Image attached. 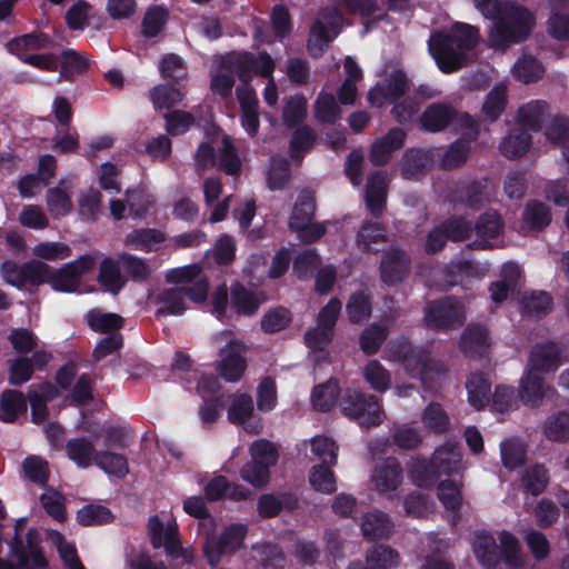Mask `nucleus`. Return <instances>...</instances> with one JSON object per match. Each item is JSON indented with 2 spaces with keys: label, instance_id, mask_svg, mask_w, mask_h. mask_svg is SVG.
Instances as JSON below:
<instances>
[{
  "label": "nucleus",
  "instance_id": "30",
  "mask_svg": "<svg viewBox=\"0 0 569 569\" xmlns=\"http://www.w3.org/2000/svg\"><path fill=\"white\" fill-rule=\"evenodd\" d=\"M403 366L412 378H423L429 370L430 356L425 349L415 348L409 342L400 346Z\"/></svg>",
  "mask_w": 569,
  "mask_h": 569
},
{
  "label": "nucleus",
  "instance_id": "40",
  "mask_svg": "<svg viewBox=\"0 0 569 569\" xmlns=\"http://www.w3.org/2000/svg\"><path fill=\"white\" fill-rule=\"evenodd\" d=\"M392 523L387 513L381 511L368 512L362 516L361 531L370 540L388 538Z\"/></svg>",
  "mask_w": 569,
  "mask_h": 569
},
{
  "label": "nucleus",
  "instance_id": "7",
  "mask_svg": "<svg viewBox=\"0 0 569 569\" xmlns=\"http://www.w3.org/2000/svg\"><path fill=\"white\" fill-rule=\"evenodd\" d=\"M423 312L426 327L436 331L456 330L465 322L462 305L449 296L428 302Z\"/></svg>",
  "mask_w": 569,
  "mask_h": 569
},
{
  "label": "nucleus",
  "instance_id": "45",
  "mask_svg": "<svg viewBox=\"0 0 569 569\" xmlns=\"http://www.w3.org/2000/svg\"><path fill=\"white\" fill-rule=\"evenodd\" d=\"M523 222L529 229L541 231L551 222V212L547 204L538 200L527 202L523 213Z\"/></svg>",
  "mask_w": 569,
  "mask_h": 569
},
{
  "label": "nucleus",
  "instance_id": "42",
  "mask_svg": "<svg viewBox=\"0 0 569 569\" xmlns=\"http://www.w3.org/2000/svg\"><path fill=\"white\" fill-rule=\"evenodd\" d=\"M98 282L106 291L118 295L126 284L121 276L120 261L104 258L100 263Z\"/></svg>",
  "mask_w": 569,
  "mask_h": 569
},
{
  "label": "nucleus",
  "instance_id": "12",
  "mask_svg": "<svg viewBox=\"0 0 569 569\" xmlns=\"http://www.w3.org/2000/svg\"><path fill=\"white\" fill-rule=\"evenodd\" d=\"M410 268V256L400 248L391 247L381 256L380 279L387 286H396L408 277Z\"/></svg>",
  "mask_w": 569,
  "mask_h": 569
},
{
  "label": "nucleus",
  "instance_id": "13",
  "mask_svg": "<svg viewBox=\"0 0 569 569\" xmlns=\"http://www.w3.org/2000/svg\"><path fill=\"white\" fill-rule=\"evenodd\" d=\"M408 89L407 76L401 70H395L368 91V101L373 107H382L395 102Z\"/></svg>",
  "mask_w": 569,
  "mask_h": 569
},
{
  "label": "nucleus",
  "instance_id": "11",
  "mask_svg": "<svg viewBox=\"0 0 569 569\" xmlns=\"http://www.w3.org/2000/svg\"><path fill=\"white\" fill-rule=\"evenodd\" d=\"M93 267L94 258L90 254H83L73 261L64 263L58 270H53L49 266L46 283H50L56 291L73 292L79 286L80 278Z\"/></svg>",
  "mask_w": 569,
  "mask_h": 569
},
{
  "label": "nucleus",
  "instance_id": "32",
  "mask_svg": "<svg viewBox=\"0 0 569 569\" xmlns=\"http://www.w3.org/2000/svg\"><path fill=\"white\" fill-rule=\"evenodd\" d=\"M166 241V233L154 228L134 229L127 233L124 244L134 250L150 252Z\"/></svg>",
  "mask_w": 569,
  "mask_h": 569
},
{
  "label": "nucleus",
  "instance_id": "33",
  "mask_svg": "<svg viewBox=\"0 0 569 569\" xmlns=\"http://www.w3.org/2000/svg\"><path fill=\"white\" fill-rule=\"evenodd\" d=\"M67 457L80 469L96 462L97 450L92 441L84 437L71 438L66 443Z\"/></svg>",
  "mask_w": 569,
  "mask_h": 569
},
{
  "label": "nucleus",
  "instance_id": "51",
  "mask_svg": "<svg viewBox=\"0 0 569 569\" xmlns=\"http://www.w3.org/2000/svg\"><path fill=\"white\" fill-rule=\"evenodd\" d=\"M449 241L462 242L468 240L473 232V223L463 216L453 214L441 222Z\"/></svg>",
  "mask_w": 569,
  "mask_h": 569
},
{
  "label": "nucleus",
  "instance_id": "37",
  "mask_svg": "<svg viewBox=\"0 0 569 569\" xmlns=\"http://www.w3.org/2000/svg\"><path fill=\"white\" fill-rule=\"evenodd\" d=\"M408 475L411 481L420 488H431L440 479L432 459L416 458L408 467Z\"/></svg>",
  "mask_w": 569,
  "mask_h": 569
},
{
  "label": "nucleus",
  "instance_id": "10",
  "mask_svg": "<svg viewBox=\"0 0 569 569\" xmlns=\"http://www.w3.org/2000/svg\"><path fill=\"white\" fill-rule=\"evenodd\" d=\"M341 16L336 8H326L313 23L308 39L311 56L319 57L341 30Z\"/></svg>",
  "mask_w": 569,
  "mask_h": 569
},
{
  "label": "nucleus",
  "instance_id": "22",
  "mask_svg": "<svg viewBox=\"0 0 569 569\" xmlns=\"http://www.w3.org/2000/svg\"><path fill=\"white\" fill-rule=\"evenodd\" d=\"M502 217L497 211H486L481 213L476 223H473V231L477 239L472 242L476 249H487L490 246L488 240L497 238L503 229Z\"/></svg>",
  "mask_w": 569,
  "mask_h": 569
},
{
  "label": "nucleus",
  "instance_id": "9",
  "mask_svg": "<svg viewBox=\"0 0 569 569\" xmlns=\"http://www.w3.org/2000/svg\"><path fill=\"white\" fill-rule=\"evenodd\" d=\"M0 271L3 280L19 289H26L30 287H39L46 283V276L49 272V264L40 260H29L23 263H19L14 260H6Z\"/></svg>",
  "mask_w": 569,
  "mask_h": 569
},
{
  "label": "nucleus",
  "instance_id": "4",
  "mask_svg": "<svg viewBox=\"0 0 569 569\" xmlns=\"http://www.w3.org/2000/svg\"><path fill=\"white\" fill-rule=\"evenodd\" d=\"M339 407L346 417L358 420L367 429L379 426L385 418L378 397L356 389L346 390Z\"/></svg>",
  "mask_w": 569,
  "mask_h": 569
},
{
  "label": "nucleus",
  "instance_id": "19",
  "mask_svg": "<svg viewBox=\"0 0 569 569\" xmlns=\"http://www.w3.org/2000/svg\"><path fill=\"white\" fill-rule=\"evenodd\" d=\"M403 470L397 458L388 457L377 463L372 473V482L380 493L392 492L402 483Z\"/></svg>",
  "mask_w": 569,
  "mask_h": 569
},
{
  "label": "nucleus",
  "instance_id": "6",
  "mask_svg": "<svg viewBox=\"0 0 569 569\" xmlns=\"http://www.w3.org/2000/svg\"><path fill=\"white\" fill-rule=\"evenodd\" d=\"M41 543L42 538L38 529H28L24 547L17 540L14 543H9V553L16 563L0 557V569H47L49 561Z\"/></svg>",
  "mask_w": 569,
  "mask_h": 569
},
{
  "label": "nucleus",
  "instance_id": "27",
  "mask_svg": "<svg viewBox=\"0 0 569 569\" xmlns=\"http://www.w3.org/2000/svg\"><path fill=\"white\" fill-rule=\"evenodd\" d=\"M84 320L89 329L97 333L111 335V332H121L124 327V318L114 312H104L101 309H90Z\"/></svg>",
  "mask_w": 569,
  "mask_h": 569
},
{
  "label": "nucleus",
  "instance_id": "48",
  "mask_svg": "<svg viewBox=\"0 0 569 569\" xmlns=\"http://www.w3.org/2000/svg\"><path fill=\"white\" fill-rule=\"evenodd\" d=\"M387 241V230L382 223L366 220L356 236V243L363 252L370 251L371 244Z\"/></svg>",
  "mask_w": 569,
  "mask_h": 569
},
{
  "label": "nucleus",
  "instance_id": "41",
  "mask_svg": "<svg viewBox=\"0 0 569 569\" xmlns=\"http://www.w3.org/2000/svg\"><path fill=\"white\" fill-rule=\"evenodd\" d=\"M247 369V360L241 351L231 346L229 352L221 359L218 372L227 382L239 381Z\"/></svg>",
  "mask_w": 569,
  "mask_h": 569
},
{
  "label": "nucleus",
  "instance_id": "63",
  "mask_svg": "<svg viewBox=\"0 0 569 569\" xmlns=\"http://www.w3.org/2000/svg\"><path fill=\"white\" fill-rule=\"evenodd\" d=\"M32 359L20 356L10 361L8 382L10 386H22L33 376Z\"/></svg>",
  "mask_w": 569,
  "mask_h": 569
},
{
  "label": "nucleus",
  "instance_id": "61",
  "mask_svg": "<svg viewBox=\"0 0 569 569\" xmlns=\"http://www.w3.org/2000/svg\"><path fill=\"white\" fill-rule=\"evenodd\" d=\"M22 470L31 482L41 487L49 480L48 462L38 456H28L22 462Z\"/></svg>",
  "mask_w": 569,
  "mask_h": 569
},
{
  "label": "nucleus",
  "instance_id": "56",
  "mask_svg": "<svg viewBox=\"0 0 569 569\" xmlns=\"http://www.w3.org/2000/svg\"><path fill=\"white\" fill-rule=\"evenodd\" d=\"M511 72L517 80L530 83L539 80L543 76L545 69L531 56H523L516 61Z\"/></svg>",
  "mask_w": 569,
  "mask_h": 569
},
{
  "label": "nucleus",
  "instance_id": "16",
  "mask_svg": "<svg viewBox=\"0 0 569 569\" xmlns=\"http://www.w3.org/2000/svg\"><path fill=\"white\" fill-rule=\"evenodd\" d=\"M59 397L58 388L50 381L32 385L28 391L31 406V420L33 423H42L49 416L48 403Z\"/></svg>",
  "mask_w": 569,
  "mask_h": 569
},
{
  "label": "nucleus",
  "instance_id": "17",
  "mask_svg": "<svg viewBox=\"0 0 569 569\" xmlns=\"http://www.w3.org/2000/svg\"><path fill=\"white\" fill-rule=\"evenodd\" d=\"M264 300L263 292L248 289L239 281L230 287V307L238 316L253 317Z\"/></svg>",
  "mask_w": 569,
  "mask_h": 569
},
{
  "label": "nucleus",
  "instance_id": "62",
  "mask_svg": "<svg viewBox=\"0 0 569 569\" xmlns=\"http://www.w3.org/2000/svg\"><path fill=\"white\" fill-rule=\"evenodd\" d=\"M363 377L370 387L378 392H385L390 387V375L378 360H370L366 365Z\"/></svg>",
  "mask_w": 569,
  "mask_h": 569
},
{
  "label": "nucleus",
  "instance_id": "21",
  "mask_svg": "<svg viewBox=\"0 0 569 569\" xmlns=\"http://www.w3.org/2000/svg\"><path fill=\"white\" fill-rule=\"evenodd\" d=\"M433 167V154L421 148L408 149L401 160V177L406 180L417 179L428 173Z\"/></svg>",
  "mask_w": 569,
  "mask_h": 569
},
{
  "label": "nucleus",
  "instance_id": "28",
  "mask_svg": "<svg viewBox=\"0 0 569 569\" xmlns=\"http://www.w3.org/2000/svg\"><path fill=\"white\" fill-rule=\"evenodd\" d=\"M547 32L557 40H569V3L562 0L550 2Z\"/></svg>",
  "mask_w": 569,
  "mask_h": 569
},
{
  "label": "nucleus",
  "instance_id": "54",
  "mask_svg": "<svg viewBox=\"0 0 569 569\" xmlns=\"http://www.w3.org/2000/svg\"><path fill=\"white\" fill-rule=\"evenodd\" d=\"M113 515L101 505H86L77 512V521L84 527L101 526L112 522Z\"/></svg>",
  "mask_w": 569,
  "mask_h": 569
},
{
  "label": "nucleus",
  "instance_id": "44",
  "mask_svg": "<svg viewBox=\"0 0 569 569\" xmlns=\"http://www.w3.org/2000/svg\"><path fill=\"white\" fill-rule=\"evenodd\" d=\"M371 297L365 290L353 292L346 306L348 319L352 323H362L371 316Z\"/></svg>",
  "mask_w": 569,
  "mask_h": 569
},
{
  "label": "nucleus",
  "instance_id": "60",
  "mask_svg": "<svg viewBox=\"0 0 569 569\" xmlns=\"http://www.w3.org/2000/svg\"><path fill=\"white\" fill-rule=\"evenodd\" d=\"M438 498L447 510L458 512L462 506V493L460 487L450 479L440 481L438 485Z\"/></svg>",
  "mask_w": 569,
  "mask_h": 569
},
{
  "label": "nucleus",
  "instance_id": "52",
  "mask_svg": "<svg viewBox=\"0 0 569 569\" xmlns=\"http://www.w3.org/2000/svg\"><path fill=\"white\" fill-rule=\"evenodd\" d=\"M388 337V328L380 323L368 326L359 337V346L367 356L376 355Z\"/></svg>",
  "mask_w": 569,
  "mask_h": 569
},
{
  "label": "nucleus",
  "instance_id": "24",
  "mask_svg": "<svg viewBox=\"0 0 569 569\" xmlns=\"http://www.w3.org/2000/svg\"><path fill=\"white\" fill-rule=\"evenodd\" d=\"M530 368L542 375V372H555L560 366V349L555 342L537 343L529 358Z\"/></svg>",
  "mask_w": 569,
  "mask_h": 569
},
{
  "label": "nucleus",
  "instance_id": "23",
  "mask_svg": "<svg viewBox=\"0 0 569 569\" xmlns=\"http://www.w3.org/2000/svg\"><path fill=\"white\" fill-rule=\"evenodd\" d=\"M549 391L555 390L546 386L542 375L528 369L520 381L518 396L526 406L538 407Z\"/></svg>",
  "mask_w": 569,
  "mask_h": 569
},
{
  "label": "nucleus",
  "instance_id": "5",
  "mask_svg": "<svg viewBox=\"0 0 569 569\" xmlns=\"http://www.w3.org/2000/svg\"><path fill=\"white\" fill-rule=\"evenodd\" d=\"M251 460L240 470L241 478L254 488H263L270 480V468L278 461L274 445L266 439L254 441L250 447Z\"/></svg>",
  "mask_w": 569,
  "mask_h": 569
},
{
  "label": "nucleus",
  "instance_id": "35",
  "mask_svg": "<svg viewBox=\"0 0 569 569\" xmlns=\"http://www.w3.org/2000/svg\"><path fill=\"white\" fill-rule=\"evenodd\" d=\"M455 109L447 103L430 104L421 114L420 123L422 129L430 132L443 130L452 120Z\"/></svg>",
  "mask_w": 569,
  "mask_h": 569
},
{
  "label": "nucleus",
  "instance_id": "43",
  "mask_svg": "<svg viewBox=\"0 0 569 569\" xmlns=\"http://www.w3.org/2000/svg\"><path fill=\"white\" fill-rule=\"evenodd\" d=\"M157 302L162 305L156 311V317L181 316L187 307L183 298V289L168 288L157 297Z\"/></svg>",
  "mask_w": 569,
  "mask_h": 569
},
{
  "label": "nucleus",
  "instance_id": "57",
  "mask_svg": "<svg viewBox=\"0 0 569 569\" xmlns=\"http://www.w3.org/2000/svg\"><path fill=\"white\" fill-rule=\"evenodd\" d=\"M315 117L326 123H333L341 117V109L330 92L321 91L315 102Z\"/></svg>",
  "mask_w": 569,
  "mask_h": 569
},
{
  "label": "nucleus",
  "instance_id": "47",
  "mask_svg": "<svg viewBox=\"0 0 569 569\" xmlns=\"http://www.w3.org/2000/svg\"><path fill=\"white\" fill-rule=\"evenodd\" d=\"M335 465L319 463L309 471V483L318 492L331 495L337 490L336 477L332 471Z\"/></svg>",
  "mask_w": 569,
  "mask_h": 569
},
{
  "label": "nucleus",
  "instance_id": "59",
  "mask_svg": "<svg viewBox=\"0 0 569 569\" xmlns=\"http://www.w3.org/2000/svg\"><path fill=\"white\" fill-rule=\"evenodd\" d=\"M546 437L555 442H566L569 440V413L558 412L547 419L545 422Z\"/></svg>",
  "mask_w": 569,
  "mask_h": 569
},
{
  "label": "nucleus",
  "instance_id": "25",
  "mask_svg": "<svg viewBox=\"0 0 569 569\" xmlns=\"http://www.w3.org/2000/svg\"><path fill=\"white\" fill-rule=\"evenodd\" d=\"M431 459L440 477L459 473L462 469V453L458 445L446 443L438 447Z\"/></svg>",
  "mask_w": 569,
  "mask_h": 569
},
{
  "label": "nucleus",
  "instance_id": "39",
  "mask_svg": "<svg viewBox=\"0 0 569 569\" xmlns=\"http://www.w3.org/2000/svg\"><path fill=\"white\" fill-rule=\"evenodd\" d=\"M340 396V387L336 379L315 386L311 392V402L316 410L329 412L337 403Z\"/></svg>",
  "mask_w": 569,
  "mask_h": 569
},
{
  "label": "nucleus",
  "instance_id": "8",
  "mask_svg": "<svg viewBox=\"0 0 569 569\" xmlns=\"http://www.w3.org/2000/svg\"><path fill=\"white\" fill-rule=\"evenodd\" d=\"M248 528L243 523H231L220 535L206 538L203 555L210 567H217L222 557L232 556L243 548Z\"/></svg>",
  "mask_w": 569,
  "mask_h": 569
},
{
  "label": "nucleus",
  "instance_id": "55",
  "mask_svg": "<svg viewBox=\"0 0 569 569\" xmlns=\"http://www.w3.org/2000/svg\"><path fill=\"white\" fill-rule=\"evenodd\" d=\"M507 104V87L505 84L495 86L485 99L482 104V114L491 120H497L505 111Z\"/></svg>",
  "mask_w": 569,
  "mask_h": 569
},
{
  "label": "nucleus",
  "instance_id": "53",
  "mask_svg": "<svg viewBox=\"0 0 569 569\" xmlns=\"http://www.w3.org/2000/svg\"><path fill=\"white\" fill-rule=\"evenodd\" d=\"M366 560L372 569H391L398 566L400 557L391 547L376 545L367 552Z\"/></svg>",
  "mask_w": 569,
  "mask_h": 569
},
{
  "label": "nucleus",
  "instance_id": "3",
  "mask_svg": "<svg viewBox=\"0 0 569 569\" xmlns=\"http://www.w3.org/2000/svg\"><path fill=\"white\" fill-rule=\"evenodd\" d=\"M274 70V62L268 53L257 59L249 52H232L221 59L219 71L212 77L211 89L220 96H228L233 87V74L241 82H249L253 76L269 77Z\"/></svg>",
  "mask_w": 569,
  "mask_h": 569
},
{
  "label": "nucleus",
  "instance_id": "29",
  "mask_svg": "<svg viewBox=\"0 0 569 569\" xmlns=\"http://www.w3.org/2000/svg\"><path fill=\"white\" fill-rule=\"evenodd\" d=\"M472 550L479 563L492 569L500 562L499 547L492 535L487 531H478L475 535Z\"/></svg>",
  "mask_w": 569,
  "mask_h": 569
},
{
  "label": "nucleus",
  "instance_id": "31",
  "mask_svg": "<svg viewBox=\"0 0 569 569\" xmlns=\"http://www.w3.org/2000/svg\"><path fill=\"white\" fill-rule=\"evenodd\" d=\"M468 401L472 408L480 410L490 402L491 382L486 373L473 372L466 382Z\"/></svg>",
  "mask_w": 569,
  "mask_h": 569
},
{
  "label": "nucleus",
  "instance_id": "46",
  "mask_svg": "<svg viewBox=\"0 0 569 569\" xmlns=\"http://www.w3.org/2000/svg\"><path fill=\"white\" fill-rule=\"evenodd\" d=\"M94 465L106 473L117 478H124L129 472V463L126 456L107 450L97 452Z\"/></svg>",
  "mask_w": 569,
  "mask_h": 569
},
{
  "label": "nucleus",
  "instance_id": "38",
  "mask_svg": "<svg viewBox=\"0 0 569 569\" xmlns=\"http://www.w3.org/2000/svg\"><path fill=\"white\" fill-rule=\"evenodd\" d=\"M316 212V199L311 190L305 189L298 194V199L292 208L289 219V228L303 227L308 221H312Z\"/></svg>",
  "mask_w": 569,
  "mask_h": 569
},
{
  "label": "nucleus",
  "instance_id": "36",
  "mask_svg": "<svg viewBox=\"0 0 569 569\" xmlns=\"http://www.w3.org/2000/svg\"><path fill=\"white\" fill-rule=\"evenodd\" d=\"M291 180V167L283 156H272L266 170L267 187L271 191L283 190Z\"/></svg>",
  "mask_w": 569,
  "mask_h": 569
},
{
  "label": "nucleus",
  "instance_id": "34",
  "mask_svg": "<svg viewBox=\"0 0 569 569\" xmlns=\"http://www.w3.org/2000/svg\"><path fill=\"white\" fill-rule=\"evenodd\" d=\"M553 307V299L547 291L525 292L520 299V308L523 315L541 319L546 317Z\"/></svg>",
  "mask_w": 569,
  "mask_h": 569
},
{
  "label": "nucleus",
  "instance_id": "2",
  "mask_svg": "<svg viewBox=\"0 0 569 569\" xmlns=\"http://www.w3.org/2000/svg\"><path fill=\"white\" fill-rule=\"evenodd\" d=\"M475 7L487 18H496L501 13L500 20L489 34L490 46L505 48L528 37L535 26L532 14L525 8L510 7L501 10L498 0H472Z\"/></svg>",
  "mask_w": 569,
  "mask_h": 569
},
{
  "label": "nucleus",
  "instance_id": "50",
  "mask_svg": "<svg viewBox=\"0 0 569 569\" xmlns=\"http://www.w3.org/2000/svg\"><path fill=\"white\" fill-rule=\"evenodd\" d=\"M292 312L282 306L269 309L260 321L261 330L264 333L273 335L287 329L292 322Z\"/></svg>",
  "mask_w": 569,
  "mask_h": 569
},
{
  "label": "nucleus",
  "instance_id": "64",
  "mask_svg": "<svg viewBox=\"0 0 569 569\" xmlns=\"http://www.w3.org/2000/svg\"><path fill=\"white\" fill-rule=\"evenodd\" d=\"M79 216L83 220H96L101 207V192L90 188L78 199Z\"/></svg>",
  "mask_w": 569,
  "mask_h": 569
},
{
  "label": "nucleus",
  "instance_id": "15",
  "mask_svg": "<svg viewBox=\"0 0 569 569\" xmlns=\"http://www.w3.org/2000/svg\"><path fill=\"white\" fill-rule=\"evenodd\" d=\"M228 420L250 435H259L263 428L262 419L254 415L253 399L249 393H240L232 399Z\"/></svg>",
  "mask_w": 569,
  "mask_h": 569
},
{
  "label": "nucleus",
  "instance_id": "1",
  "mask_svg": "<svg viewBox=\"0 0 569 569\" xmlns=\"http://www.w3.org/2000/svg\"><path fill=\"white\" fill-rule=\"evenodd\" d=\"M478 41L479 34L475 27L456 22L448 31L432 34L428 47L438 67L443 72H453L467 64L468 52Z\"/></svg>",
  "mask_w": 569,
  "mask_h": 569
},
{
  "label": "nucleus",
  "instance_id": "58",
  "mask_svg": "<svg viewBox=\"0 0 569 569\" xmlns=\"http://www.w3.org/2000/svg\"><path fill=\"white\" fill-rule=\"evenodd\" d=\"M50 40L46 34H26L11 40L8 43V50L18 56H26L27 51L41 50L49 46Z\"/></svg>",
  "mask_w": 569,
  "mask_h": 569
},
{
  "label": "nucleus",
  "instance_id": "18",
  "mask_svg": "<svg viewBox=\"0 0 569 569\" xmlns=\"http://www.w3.org/2000/svg\"><path fill=\"white\" fill-rule=\"evenodd\" d=\"M389 179L385 171H373L368 176L365 198L368 210L375 218H380L387 202Z\"/></svg>",
  "mask_w": 569,
  "mask_h": 569
},
{
  "label": "nucleus",
  "instance_id": "26",
  "mask_svg": "<svg viewBox=\"0 0 569 569\" xmlns=\"http://www.w3.org/2000/svg\"><path fill=\"white\" fill-rule=\"evenodd\" d=\"M28 401L23 392L17 389H6L0 395V421L14 423L20 416L26 415Z\"/></svg>",
  "mask_w": 569,
  "mask_h": 569
},
{
  "label": "nucleus",
  "instance_id": "14",
  "mask_svg": "<svg viewBox=\"0 0 569 569\" xmlns=\"http://www.w3.org/2000/svg\"><path fill=\"white\" fill-rule=\"evenodd\" d=\"M147 530L150 543L154 549L163 548L166 553L173 559L182 556L183 549L176 527L168 526L164 528L159 516L153 515L148 519Z\"/></svg>",
  "mask_w": 569,
  "mask_h": 569
},
{
  "label": "nucleus",
  "instance_id": "20",
  "mask_svg": "<svg viewBox=\"0 0 569 569\" xmlns=\"http://www.w3.org/2000/svg\"><path fill=\"white\" fill-rule=\"evenodd\" d=\"M490 347L489 330L480 323H470L462 331L460 349L470 358L483 357Z\"/></svg>",
  "mask_w": 569,
  "mask_h": 569
},
{
  "label": "nucleus",
  "instance_id": "49",
  "mask_svg": "<svg viewBox=\"0 0 569 569\" xmlns=\"http://www.w3.org/2000/svg\"><path fill=\"white\" fill-rule=\"evenodd\" d=\"M549 483V471L543 465H533L521 477L523 491L531 496L542 493Z\"/></svg>",
  "mask_w": 569,
  "mask_h": 569
}]
</instances>
